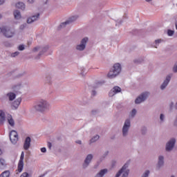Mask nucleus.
Masks as SVG:
<instances>
[{"instance_id": "obj_1", "label": "nucleus", "mask_w": 177, "mask_h": 177, "mask_svg": "<svg viewBox=\"0 0 177 177\" xmlns=\"http://www.w3.org/2000/svg\"><path fill=\"white\" fill-rule=\"evenodd\" d=\"M34 109L36 111H39V113H45V111L50 110V104L46 100H39L34 106Z\"/></svg>"}, {"instance_id": "obj_2", "label": "nucleus", "mask_w": 177, "mask_h": 177, "mask_svg": "<svg viewBox=\"0 0 177 177\" xmlns=\"http://www.w3.org/2000/svg\"><path fill=\"white\" fill-rule=\"evenodd\" d=\"M121 64L120 63H116L108 73L107 77L109 78V80L116 78L120 73H121Z\"/></svg>"}, {"instance_id": "obj_3", "label": "nucleus", "mask_w": 177, "mask_h": 177, "mask_svg": "<svg viewBox=\"0 0 177 177\" xmlns=\"http://www.w3.org/2000/svg\"><path fill=\"white\" fill-rule=\"evenodd\" d=\"M128 167H129V162H126L122 167L118 171L115 177H120L122 174V177H128L129 175V169H128Z\"/></svg>"}, {"instance_id": "obj_4", "label": "nucleus", "mask_w": 177, "mask_h": 177, "mask_svg": "<svg viewBox=\"0 0 177 177\" xmlns=\"http://www.w3.org/2000/svg\"><path fill=\"white\" fill-rule=\"evenodd\" d=\"M6 38H12L15 35V30L9 26H3L2 33Z\"/></svg>"}, {"instance_id": "obj_5", "label": "nucleus", "mask_w": 177, "mask_h": 177, "mask_svg": "<svg viewBox=\"0 0 177 177\" xmlns=\"http://www.w3.org/2000/svg\"><path fill=\"white\" fill-rule=\"evenodd\" d=\"M129 128H131V120L127 119L124 121L122 132V136L124 138L128 136V133L129 132Z\"/></svg>"}, {"instance_id": "obj_6", "label": "nucleus", "mask_w": 177, "mask_h": 177, "mask_svg": "<svg viewBox=\"0 0 177 177\" xmlns=\"http://www.w3.org/2000/svg\"><path fill=\"white\" fill-rule=\"evenodd\" d=\"M149 95H150V93L149 92H145L142 93L140 96H138L136 100L135 103L136 104H140V103H142V102H145L149 97Z\"/></svg>"}, {"instance_id": "obj_7", "label": "nucleus", "mask_w": 177, "mask_h": 177, "mask_svg": "<svg viewBox=\"0 0 177 177\" xmlns=\"http://www.w3.org/2000/svg\"><path fill=\"white\" fill-rule=\"evenodd\" d=\"M88 40L89 39L88 37L83 38L81 40L80 44L76 46L77 50H80V52L84 50L85 48H86V43Z\"/></svg>"}, {"instance_id": "obj_8", "label": "nucleus", "mask_w": 177, "mask_h": 177, "mask_svg": "<svg viewBox=\"0 0 177 177\" xmlns=\"http://www.w3.org/2000/svg\"><path fill=\"white\" fill-rule=\"evenodd\" d=\"M9 136L11 143H12V145H16L19 140V135L17 134V132L15 130H12L10 133Z\"/></svg>"}, {"instance_id": "obj_9", "label": "nucleus", "mask_w": 177, "mask_h": 177, "mask_svg": "<svg viewBox=\"0 0 177 177\" xmlns=\"http://www.w3.org/2000/svg\"><path fill=\"white\" fill-rule=\"evenodd\" d=\"M175 143H176V140L175 138H171L166 144V151H172L174 147H175Z\"/></svg>"}, {"instance_id": "obj_10", "label": "nucleus", "mask_w": 177, "mask_h": 177, "mask_svg": "<svg viewBox=\"0 0 177 177\" xmlns=\"http://www.w3.org/2000/svg\"><path fill=\"white\" fill-rule=\"evenodd\" d=\"M92 160H93V155L92 153L88 154L86 158L84 159V162L83 163V168L84 169L89 167V165L92 162Z\"/></svg>"}, {"instance_id": "obj_11", "label": "nucleus", "mask_w": 177, "mask_h": 177, "mask_svg": "<svg viewBox=\"0 0 177 177\" xmlns=\"http://www.w3.org/2000/svg\"><path fill=\"white\" fill-rule=\"evenodd\" d=\"M24 168V151H22L21 153L20 159L18 163V171L21 172Z\"/></svg>"}, {"instance_id": "obj_12", "label": "nucleus", "mask_w": 177, "mask_h": 177, "mask_svg": "<svg viewBox=\"0 0 177 177\" xmlns=\"http://www.w3.org/2000/svg\"><path fill=\"white\" fill-rule=\"evenodd\" d=\"M77 19H78V16H77V15L73 16V17H71L68 20H67L66 21L62 23L59 25V28H64V27H66V26L67 24H70V23H73V21H75V20Z\"/></svg>"}, {"instance_id": "obj_13", "label": "nucleus", "mask_w": 177, "mask_h": 177, "mask_svg": "<svg viewBox=\"0 0 177 177\" xmlns=\"http://www.w3.org/2000/svg\"><path fill=\"white\" fill-rule=\"evenodd\" d=\"M171 81V75H168L166 76L165 80L162 82V84L160 85V89L161 91H164L167 86H168V84H169Z\"/></svg>"}, {"instance_id": "obj_14", "label": "nucleus", "mask_w": 177, "mask_h": 177, "mask_svg": "<svg viewBox=\"0 0 177 177\" xmlns=\"http://www.w3.org/2000/svg\"><path fill=\"white\" fill-rule=\"evenodd\" d=\"M120 92H121V88L118 86H115L110 91L109 95L110 97H113V96H115L117 93H120Z\"/></svg>"}, {"instance_id": "obj_15", "label": "nucleus", "mask_w": 177, "mask_h": 177, "mask_svg": "<svg viewBox=\"0 0 177 177\" xmlns=\"http://www.w3.org/2000/svg\"><path fill=\"white\" fill-rule=\"evenodd\" d=\"M31 147V138L28 136L26 138L24 142V149L25 150H28Z\"/></svg>"}, {"instance_id": "obj_16", "label": "nucleus", "mask_w": 177, "mask_h": 177, "mask_svg": "<svg viewBox=\"0 0 177 177\" xmlns=\"http://www.w3.org/2000/svg\"><path fill=\"white\" fill-rule=\"evenodd\" d=\"M21 103V98L19 97L17 100H15L12 104V110H17Z\"/></svg>"}, {"instance_id": "obj_17", "label": "nucleus", "mask_w": 177, "mask_h": 177, "mask_svg": "<svg viewBox=\"0 0 177 177\" xmlns=\"http://www.w3.org/2000/svg\"><path fill=\"white\" fill-rule=\"evenodd\" d=\"M39 19V13H37L36 15H32V17L28 18L27 23L28 24H31L34 21H37Z\"/></svg>"}, {"instance_id": "obj_18", "label": "nucleus", "mask_w": 177, "mask_h": 177, "mask_svg": "<svg viewBox=\"0 0 177 177\" xmlns=\"http://www.w3.org/2000/svg\"><path fill=\"white\" fill-rule=\"evenodd\" d=\"M48 49H49L48 46H46L42 48H41L39 47H36L34 48V52H37V50H41V52H40L39 53V56H41V55H44V53H45V52H46V50H48Z\"/></svg>"}, {"instance_id": "obj_19", "label": "nucleus", "mask_w": 177, "mask_h": 177, "mask_svg": "<svg viewBox=\"0 0 177 177\" xmlns=\"http://www.w3.org/2000/svg\"><path fill=\"white\" fill-rule=\"evenodd\" d=\"M162 167H164V156H159L157 167L158 168V169H160V168H161Z\"/></svg>"}, {"instance_id": "obj_20", "label": "nucleus", "mask_w": 177, "mask_h": 177, "mask_svg": "<svg viewBox=\"0 0 177 177\" xmlns=\"http://www.w3.org/2000/svg\"><path fill=\"white\" fill-rule=\"evenodd\" d=\"M21 88V83H18L17 84H14L11 86V89L13 92L17 93Z\"/></svg>"}, {"instance_id": "obj_21", "label": "nucleus", "mask_w": 177, "mask_h": 177, "mask_svg": "<svg viewBox=\"0 0 177 177\" xmlns=\"http://www.w3.org/2000/svg\"><path fill=\"white\" fill-rule=\"evenodd\" d=\"M6 97L8 98V100H10V102H13V100H15V99H16V93H15L13 92L8 93L6 94Z\"/></svg>"}, {"instance_id": "obj_22", "label": "nucleus", "mask_w": 177, "mask_h": 177, "mask_svg": "<svg viewBox=\"0 0 177 177\" xmlns=\"http://www.w3.org/2000/svg\"><path fill=\"white\" fill-rule=\"evenodd\" d=\"M7 121L10 127H15V120H13L12 115H8Z\"/></svg>"}, {"instance_id": "obj_23", "label": "nucleus", "mask_w": 177, "mask_h": 177, "mask_svg": "<svg viewBox=\"0 0 177 177\" xmlns=\"http://www.w3.org/2000/svg\"><path fill=\"white\" fill-rule=\"evenodd\" d=\"M107 172H108L107 169H103L100 170V172L97 174L95 177H103L104 176V175H106V174H107Z\"/></svg>"}, {"instance_id": "obj_24", "label": "nucleus", "mask_w": 177, "mask_h": 177, "mask_svg": "<svg viewBox=\"0 0 177 177\" xmlns=\"http://www.w3.org/2000/svg\"><path fill=\"white\" fill-rule=\"evenodd\" d=\"M6 118L5 117V112L0 111V125H2L5 122Z\"/></svg>"}, {"instance_id": "obj_25", "label": "nucleus", "mask_w": 177, "mask_h": 177, "mask_svg": "<svg viewBox=\"0 0 177 177\" xmlns=\"http://www.w3.org/2000/svg\"><path fill=\"white\" fill-rule=\"evenodd\" d=\"M14 17L16 19V20H20L21 19V14L20 13V11L18 10H16L14 11Z\"/></svg>"}, {"instance_id": "obj_26", "label": "nucleus", "mask_w": 177, "mask_h": 177, "mask_svg": "<svg viewBox=\"0 0 177 177\" xmlns=\"http://www.w3.org/2000/svg\"><path fill=\"white\" fill-rule=\"evenodd\" d=\"M16 8H17V9H21V10H24V9H26V5L23 2H18L16 4Z\"/></svg>"}, {"instance_id": "obj_27", "label": "nucleus", "mask_w": 177, "mask_h": 177, "mask_svg": "<svg viewBox=\"0 0 177 177\" xmlns=\"http://www.w3.org/2000/svg\"><path fill=\"white\" fill-rule=\"evenodd\" d=\"M4 168H6V162L5 159L0 158V169H4Z\"/></svg>"}, {"instance_id": "obj_28", "label": "nucleus", "mask_w": 177, "mask_h": 177, "mask_svg": "<svg viewBox=\"0 0 177 177\" xmlns=\"http://www.w3.org/2000/svg\"><path fill=\"white\" fill-rule=\"evenodd\" d=\"M10 171L9 170H6L0 174V177H10Z\"/></svg>"}, {"instance_id": "obj_29", "label": "nucleus", "mask_w": 177, "mask_h": 177, "mask_svg": "<svg viewBox=\"0 0 177 177\" xmlns=\"http://www.w3.org/2000/svg\"><path fill=\"white\" fill-rule=\"evenodd\" d=\"M99 135H96L95 136H93L91 140H90V145H91V143H95V142H97V140H99Z\"/></svg>"}, {"instance_id": "obj_30", "label": "nucleus", "mask_w": 177, "mask_h": 177, "mask_svg": "<svg viewBox=\"0 0 177 177\" xmlns=\"http://www.w3.org/2000/svg\"><path fill=\"white\" fill-rule=\"evenodd\" d=\"M46 82H47V84H52V77L50 75H46Z\"/></svg>"}, {"instance_id": "obj_31", "label": "nucleus", "mask_w": 177, "mask_h": 177, "mask_svg": "<svg viewBox=\"0 0 177 177\" xmlns=\"http://www.w3.org/2000/svg\"><path fill=\"white\" fill-rule=\"evenodd\" d=\"M162 41V39H160L155 40V45L156 46H153L154 48H157V46H158V45H160V44H161Z\"/></svg>"}, {"instance_id": "obj_32", "label": "nucleus", "mask_w": 177, "mask_h": 177, "mask_svg": "<svg viewBox=\"0 0 177 177\" xmlns=\"http://www.w3.org/2000/svg\"><path fill=\"white\" fill-rule=\"evenodd\" d=\"M160 122H164V121H165V115L161 113L160 115Z\"/></svg>"}, {"instance_id": "obj_33", "label": "nucleus", "mask_w": 177, "mask_h": 177, "mask_svg": "<svg viewBox=\"0 0 177 177\" xmlns=\"http://www.w3.org/2000/svg\"><path fill=\"white\" fill-rule=\"evenodd\" d=\"M149 175H150V171L147 170L144 172L141 177H149Z\"/></svg>"}, {"instance_id": "obj_34", "label": "nucleus", "mask_w": 177, "mask_h": 177, "mask_svg": "<svg viewBox=\"0 0 177 177\" xmlns=\"http://www.w3.org/2000/svg\"><path fill=\"white\" fill-rule=\"evenodd\" d=\"M174 34H175V31H174L172 30H167V35L169 37H172V35H174Z\"/></svg>"}, {"instance_id": "obj_35", "label": "nucleus", "mask_w": 177, "mask_h": 177, "mask_svg": "<svg viewBox=\"0 0 177 177\" xmlns=\"http://www.w3.org/2000/svg\"><path fill=\"white\" fill-rule=\"evenodd\" d=\"M20 55V52L16 51L15 53H11V57H17V56H19Z\"/></svg>"}, {"instance_id": "obj_36", "label": "nucleus", "mask_w": 177, "mask_h": 177, "mask_svg": "<svg viewBox=\"0 0 177 177\" xmlns=\"http://www.w3.org/2000/svg\"><path fill=\"white\" fill-rule=\"evenodd\" d=\"M81 75H82V77H85V75H86V72L85 71V68H81Z\"/></svg>"}, {"instance_id": "obj_37", "label": "nucleus", "mask_w": 177, "mask_h": 177, "mask_svg": "<svg viewBox=\"0 0 177 177\" xmlns=\"http://www.w3.org/2000/svg\"><path fill=\"white\" fill-rule=\"evenodd\" d=\"M131 117H135L136 115V109H133L131 113H130Z\"/></svg>"}, {"instance_id": "obj_38", "label": "nucleus", "mask_w": 177, "mask_h": 177, "mask_svg": "<svg viewBox=\"0 0 177 177\" xmlns=\"http://www.w3.org/2000/svg\"><path fill=\"white\" fill-rule=\"evenodd\" d=\"M26 49V47H24V44H21L18 46V50H24Z\"/></svg>"}, {"instance_id": "obj_39", "label": "nucleus", "mask_w": 177, "mask_h": 177, "mask_svg": "<svg viewBox=\"0 0 177 177\" xmlns=\"http://www.w3.org/2000/svg\"><path fill=\"white\" fill-rule=\"evenodd\" d=\"M26 27H27V24H23L22 25H21V26H19V28H20L21 30H24V28H25Z\"/></svg>"}, {"instance_id": "obj_40", "label": "nucleus", "mask_w": 177, "mask_h": 177, "mask_svg": "<svg viewBox=\"0 0 177 177\" xmlns=\"http://www.w3.org/2000/svg\"><path fill=\"white\" fill-rule=\"evenodd\" d=\"M29 176V175H28V173H27V172H24V173H23L21 176H20V177H28Z\"/></svg>"}, {"instance_id": "obj_41", "label": "nucleus", "mask_w": 177, "mask_h": 177, "mask_svg": "<svg viewBox=\"0 0 177 177\" xmlns=\"http://www.w3.org/2000/svg\"><path fill=\"white\" fill-rule=\"evenodd\" d=\"M107 156H109V151H105L102 157L103 158H105V157H107Z\"/></svg>"}, {"instance_id": "obj_42", "label": "nucleus", "mask_w": 177, "mask_h": 177, "mask_svg": "<svg viewBox=\"0 0 177 177\" xmlns=\"http://www.w3.org/2000/svg\"><path fill=\"white\" fill-rule=\"evenodd\" d=\"M41 153H46V147H42L41 148Z\"/></svg>"}, {"instance_id": "obj_43", "label": "nucleus", "mask_w": 177, "mask_h": 177, "mask_svg": "<svg viewBox=\"0 0 177 177\" xmlns=\"http://www.w3.org/2000/svg\"><path fill=\"white\" fill-rule=\"evenodd\" d=\"M91 95H92V96H96V95H97L96 91L93 90L91 92Z\"/></svg>"}, {"instance_id": "obj_44", "label": "nucleus", "mask_w": 177, "mask_h": 177, "mask_svg": "<svg viewBox=\"0 0 177 177\" xmlns=\"http://www.w3.org/2000/svg\"><path fill=\"white\" fill-rule=\"evenodd\" d=\"M174 102H171L169 104V107H170V110H172V109H174Z\"/></svg>"}, {"instance_id": "obj_45", "label": "nucleus", "mask_w": 177, "mask_h": 177, "mask_svg": "<svg viewBox=\"0 0 177 177\" xmlns=\"http://www.w3.org/2000/svg\"><path fill=\"white\" fill-rule=\"evenodd\" d=\"M48 147L50 150L52 149V142H48Z\"/></svg>"}, {"instance_id": "obj_46", "label": "nucleus", "mask_w": 177, "mask_h": 177, "mask_svg": "<svg viewBox=\"0 0 177 177\" xmlns=\"http://www.w3.org/2000/svg\"><path fill=\"white\" fill-rule=\"evenodd\" d=\"M147 131V129H146V128H144L142 130V133L143 135H145L146 133V131Z\"/></svg>"}, {"instance_id": "obj_47", "label": "nucleus", "mask_w": 177, "mask_h": 177, "mask_svg": "<svg viewBox=\"0 0 177 177\" xmlns=\"http://www.w3.org/2000/svg\"><path fill=\"white\" fill-rule=\"evenodd\" d=\"M5 3V0H0V5H3Z\"/></svg>"}, {"instance_id": "obj_48", "label": "nucleus", "mask_w": 177, "mask_h": 177, "mask_svg": "<svg viewBox=\"0 0 177 177\" xmlns=\"http://www.w3.org/2000/svg\"><path fill=\"white\" fill-rule=\"evenodd\" d=\"M76 143H77V145H82V142L81 140L76 141Z\"/></svg>"}, {"instance_id": "obj_49", "label": "nucleus", "mask_w": 177, "mask_h": 177, "mask_svg": "<svg viewBox=\"0 0 177 177\" xmlns=\"http://www.w3.org/2000/svg\"><path fill=\"white\" fill-rule=\"evenodd\" d=\"M34 1L35 0H28V2H29V3H34Z\"/></svg>"}, {"instance_id": "obj_50", "label": "nucleus", "mask_w": 177, "mask_h": 177, "mask_svg": "<svg viewBox=\"0 0 177 177\" xmlns=\"http://www.w3.org/2000/svg\"><path fill=\"white\" fill-rule=\"evenodd\" d=\"M142 61H139V60H138V59H136L135 60V63H140Z\"/></svg>"}, {"instance_id": "obj_51", "label": "nucleus", "mask_w": 177, "mask_h": 177, "mask_svg": "<svg viewBox=\"0 0 177 177\" xmlns=\"http://www.w3.org/2000/svg\"><path fill=\"white\" fill-rule=\"evenodd\" d=\"M118 24H122V20L119 21L118 22Z\"/></svg>"}, {"instance_id": "obj_52", "label": "nucleus", "mask_w": 177, "mask_h": 177, "mask_svg": "<svg viewBox=\"0 0 177 177\" xmlns=\"http://www.w3.org/2000/svg\"><path fill=\"white\" fill-rule=\"evenodd\" d=\"M3 28H0V34H2Z\"/></svg>"}, {"instance_id": "obj_53", "label": "nucleus", "mask_w": 177, "mask_h": 177, "mask_svg": "<svg viewBox=\"0 0 177 177\" xmlns=\"http://www.w3.org/2000/svg\"><path fill=\"white\" fill-rule=\"evenodd\" d=\"M147 2H151L152 0H145Z\"/></svg>"}, {"instance_id": "obj_54", "label": "nucleus", "mask_w": 177, "mask_h": 177, "mask_svg": "<svg viewBox=\"0 0 177 177\" xmlns=\"http://www.w3.org/2000/svg\"><path fill=\"white\" fill-rule=\"evenodd\" d=\"M2 17V15H0V19Z\"/></svg>"}, {"instance_id": "obj_55", "label": "nucleus", "mask_w": 177, "mask_h": 177, "mask_svg": "<svg viewBox=\"0 0 177 177\" xmlns=\"http://www.w3.org/2000/svg\"><path fill=\"white\" fill-rule=\"evenodd\" d=\"M171 177H175V176H171Z\"/></svg>"}]
</instances>
